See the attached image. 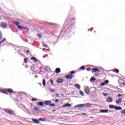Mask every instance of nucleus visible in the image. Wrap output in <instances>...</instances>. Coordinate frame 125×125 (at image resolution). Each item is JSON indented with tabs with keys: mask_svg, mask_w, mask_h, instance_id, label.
I'll return each instance as SVG.
<instances>
[{
	"mask_svg": "<svg viewBox=\"0 0 125 125\" xmlns=\"http://www.w3.org/2000/svg\"><path fill=\"white\" fill-rule=\"evenodd\" d=\"M3 111H4V112H5L6 113H8V114H10V115H11L12 116H14V115H15L14 111L11 109L9 110L7 108H3Z\"/></svg>",
	"mask_w": 125,
	"mask_h": 125,
	"instance_id": "nucleus-1",
	"label": "nucleus"
},
{
	"mask_svg": "<svg viewBox=\"0 0 125 125\" xmlns=\"http://www.w3.org/2000/svg\"><path fill=\"white\" fill-rule=\"evenodd\" d=\"M84 91L86 94H89L90 93V90L87 86H84Z\"/></svg>",
	"mask_w": 125,
	"mask_h": 125,
	"instance_id": "nucleus-2",
	"label": "nucleus"
},
{
	"mask_svg": "<svg viewBox=\"0 0 125 125\" xmlns=\"http://www.w3.org/2000/svg\"><path fill=\"white\" fill-rule=\"evenodd\" d=\"M7 23L5 22H3L0 23V27L1 28H2V29H6L7 28Z\"/></svg>",
	"mask_w": 125,
	"mask_h": 125,
	"instance_id": "nucleus-3",
	"label": "nucleus"
},
{
	"mask_svg": "<svg viewBox=\"0 0 125 125\" xmlns=\"http://www.w3.org/2000/svg\"><path fill=\"white\" fill-rule=\"evenodd\" d=\"M85 106V104H82L78 105H76L74 106V108H83Z\"/></svg>",
	"mask_w": 125,
	"mask_h": 125,
	"instance_id": "nucleus-4",
	"label": "nucleus"
},
{
	"mask_svg": "<svg viewBox=\"0 0 125 125\" xmlns=\"http://www.w3.org/2000/svg\"><path fill=\"white\" fill-rule=\"evenodd\" d=\"M64 82V79L62 78H59L57 80V83H62Z\"/></svg>",
	"mask_w": 125,
	"mask_h": 125,
	"instance_id": "nucleus-5",
	"label": "nucleus"
},
{
	"mask_svg": "<svg viewBox=\"0 0 125 125\" xmlns=\"http://www.w3.org/2000/svg\"><path fill=\"white\" fill-rule=\"evenodd\" d=\"M65 79L67 80H72L73 78V75H67L65 76Z\"/></svg>",
	"mask_w": 125,
	"mask_h": 125,
	"instance_id": "nucleus-6",
	"label": "nucleus"
},
{
	"mask_svg": "<svg viewBox=\"0 0 125 125\" xmlns=\"http://www.w3.org/2000/svg\"><path fill=\"white\" fill-rule=\"evenodd\" d=\"M106 102H107L108 103H111V102H113V98L111 97H109L106 99Z\"/></svg>",
	"mask_w": 125,
	"mask_h": 125,
	"instance_id": "nucleus-7",
	"label": "nucleus"
},
{
	"mask_svg": "<svg viewBox=\"0 0 125 125\" xmlns=\"http://www.w3.org/2000/svg\"><path fill=\"white\" fill-rule=\"evenodd\" d=\"M122 100H123L122 98H119L116 101V103H117V104H120V103H122Z\"/></svg>",
	"mask_w": 125,
	"mask_h": 125,
	"instance_id": "nucleus-8",
	"label": "nucleus"
},
{
	"mask_svg": "<svg viewBox=\"0 0 125 125\" xmlns=\"http://www.w3.org/2000/svg\"><path fill=\"white\" fill-rule=\"evenodd\" d=\"M18 29H20V30H26L27 28L26 27H24L23 26H22L21 25H19L18 26Z\"/></svg>",
	"mask_w": 125,
	"mask_h": 125,
	"instance_id": "nucleus-9",
	"label": "nucleus"
},
{
	"mask_svg": "<svg viewBox=\"0 0 125 125\" xmlns=\"http://www.w3.org/2000/svg\"><path fill=\"white\" fill-rule=\"evenodd\" d=\"M51 103V102L50 101H45L44 102V104L47 105H50Z\"/></svg>",
	"mask_w": 125,
	"mask_h": 125,
	"instance_id": "nucleus-10",
	"label": "nucleus"
},
{
	"mask_svg": "<svg viewBox=\"0 0 125 125\" xmlns=\"http://www.w3.org/2000/svg\"><path fill=\"white\" fill-rule=\"evenodd\" d=\"M113 109H115L117 110H123V108H122L120 106H114L113 107Z\"/></svg>",
	"mask_w": 125,
	"mask_h": 125,
	"instance_id": "nucleus-11",
	"label": "nucleus"
},
{
	"mask_svg": "<svg viewBox=\"0 0 125 125\" xmlns=\"http://www.w3.org/2000/svg\"><path fill=\"white\" fill-rule=\"evenodd\" d=\"M85 69V67L84 66H82L80 68H79L78 69V72H81V70H82V71H83V70H84Z\"/></svg>",
	"mask_w": 125,
	"mask_h": 125,
	"instance_id": "nucleus-12",
	"label": "nucleus"
},
{
	"mask_svg": "<svg viewBox=\"0 0 125 125\" xmlns=\"http://www.w3.org/2000/svg\"><path fill=\"white\" fill-rule=\"evenodd\" d=\"M55 71H56V74H59V73L61 72V69H60V68H57L56 69Z\"/></svg>",
	"mask_w": 125,
	"mask_h": 125,
	"instance_id": "nucleus-13",
	"label": "nucleus"
},
{
	"mask_svg": "<svg viewBox=\"0 0 125 125\" xmlns=\"http://www.w3.org/2000/svg\"><path fill=\"white\" fill-rule=\"evenodd\" d=\"M65 107H69V108L71 107V104H66L62 106V108Z\"/></svg>",
	"mask_w": 125,
	"mask_h": 125,
	"instance_id": "nucleus-14",
	"label": "nucleus"
},
{
	"mask_svg": "<svg viewBox=\"0 0 125 125\" xmlns=\"http://www.w3.org/2000/svg\"><path fill=\"white\" fill-rule=\"evenodd\" d=\"M13 23L14 24H15V25H16V26H19V24H20V22L19 21H13Z\"/></svg>",
	"mask_w": 125,
	"mask_h": 125,
	"instance_id": "nucleus-15",
	"label": "nucleus"
},
{
	"mask_svg": "<svg viewBox=\"0 0 125 125\" xmlns=\"http://www.w3.org/2000/svg\"><path fill=\"white\" fill-rule=\"evenodd\" d=\"M112 72H114L115 73H117L118 74V73H120V70H119V69H112Z\"/></svg>",
	"mask_w": 125,
	"mask_h": 125,
	"instance_id": "nucleus-16",
	"label": "nucleus"
},
{
	"mask_svg": "<svg viewBox=\"0 0 125 125\" xmlns=\"http://www.w3.org/2000/svg\"><path fill=\"white\" fill-rule=\"evenodd\" d=\"M32 121L34 122L35 124H39L40 123V121L37 119H32Z\"/></svg>",
	"mask_w": 125,
	"mask_h": 125,
	"instance_id": "nucleus-17",
	"label": "nucleus"
},
{
	"mask_svg": "<svg viewBox=\"0 0 125 125\" xmlns=\"http://www.w3.org/2000/svg\"><path fill=\"white\" fill-rule=\"evenodd\" d=\"M75 87H76L77 89H81V85H80L79 84H75Z\"/></svg>",
	"mask_w": 125,
	"mask_h": 125,
	"instance_id": "nucleus-18",
	"label": "nucleus"
},
{
	"mask_svg": "<svg viewBox=\"0 0 125 125\" xmlns=\"http://www.w3.org/2000/svg\"><path fill=\"white\" fill-rule=\"evenodd\" d=\"M38 105H39V106H43L44 104H43V102H40L38 103Z\"/></svg>",
	"mask_w": 125,
	"mask_h": 125,
	"instance_id": "nucleus-19",
	"label": "nucleus"
},
{
	"mask_svg": "<svg viewBox=\"0 0 125 125\" xmlns=\"http://www.w3.org/2000/svg\"><path fill=\"white\" fill-rule=\"evenodd\" d=\"M108 111H109V110L106 109V110H100V113H107V112H108Z\"/></svg>",
	"mask_w": 125,
	"mask_h": 125,
	"instance_id": "nucleus-20",
	"label": "nucleus"
},
{
	"mask_svg": "<svg viewBox=\"0 0 125 125\" xmlns=\"http://www.w3.org/2000/svg\"><path fill=\"white\" fill-rule=\"evenodd\" d=\"M79 93L80 94V95H82V96H84V93H83V92L82 90L79 91Z\"/></svg>",
	"mask_w": 125,
	"mask_h": 125,
	"instance_id": "nucleus-21",
	"label": "nucleus"
},
{
	"mask_svg": "<svg viewBox=\"0 0 125 125\" xmlns=\"http://www.w3.org/2000/svg\"><path fill=\"white\" fill-rule=\"evenodd\" d=\"M7 92H9L10 93H13V92H14V91H13V90L10 89H8L7 90Z\"/></svg>",
	"mask_w": 125,
	"mask_h": 125,
	"instance_id": "nucleus-22",
	"label": "nucleus"
},
{
	"mask_svg": "<svg viewBox=\"0 0 125 125\" xmlns=\"http://www.w3.org/2000/svg\"><path fill=\"white\" fill-rule=\"evenodd\" d=\"M6 41V39H5V38L3 39V40L2 41L0 42V44L3 43V42H5Z\"/></svg>",
	"mask_w": 125,
	"mask_h": 125,
	"instance_id": "nucleus-23",
	"label": "nucleus"
},
{
	"mask_svg": "<svg viewBox=\"0 0 125 125\" xmlns=\"http://www.w3.org/2000/svg\"><path fill=\"white\" fill-rule=\"evenodd\" d=\"M92 71H93L95 72H98V71H99V69H98V68H93L92 69Z\"/></svg>",
	"mask_w": 125,
	"mask_h": 125,
	"instance_id": "nucleus-24",
	"label": "nucleus"
},
{
	"mask_svg": "<svg viewBox=\"0 0 125 125\" xmlns=\"http://www.w3.org/2000/svg\"><path fill=\"white\" fill-rule=\"evenodd\" d=\"M31 59H32V60H34V61H35L36 62H38V60H37V59H36L35 58V57H32Z\"/></svg>",
	"mask_w": 125,
	"mask_h": 125,
	"instance_id": "nucleus-25",
	"label": "nucleus"
},
{
	"mask_svg": "<svg viewBox=\"0 0 125 125\" xmlns=\"http://www.w3.org/2000/svg\"><path fill=\"white\" fill-rule=\"evenodd\" d=\"M114 105L111 104V105H109V109H114Z\"/></svg>",
	"mask_w": 125,
	"mask_h": 125,
	"instance_id": "nucleus-26",
	"label": "nucleus"
},
{
	"mask_svg": "<svg viewBox=\"0 0 125 125\" xmlns=\"http://www.w3.org/2000/svg\"><path fill=\"white\" fill-rule=\"evenodd\" d=\"M104 83L105 84H107L108 83H109V80H105Z\"/></svg>",
	"mask_w": 125,
	"mask_h": 125,
	"instance_id": "nucleus-27",
	"label": "nucleus"
},
{
	"mask_svg": "<svg viewBox=\"0 0 125 125\" xmlns=\"http://www.w3.org/2000/svg\"><path fill=\"white\" fill-rule=\"evenodd\" d=\"M42 84H43V86H45V79L43 80Z\"/></svg>",
	"mask_w": 125,
	"mask_h": 125,
	"instance_id": "nucleus-28",
	"label": "nucleus"
},
{
	"mask_svg": "<svg viewBox=\"0 0 125 125\" xmlns=\"http://www.w3.org/2000/svg\"><path fill=\"white\" fill-rule=\"evenodd\" d=\"M92 81H96V79L94 78V77H92L90 79V82H92Z\"/></svg>",
	"mask_w": 125,
	"mask_h": 125,
	"instance_id": "nucleus-29",
	"label": "nucleus"
},
{
	"mask_svg": "<svg viewBox=\"0 0 125 125\" xmlns=\"http://www.w3.org/2000/svg\"><path fill=\"white\" fill-rule=\"evenodd\" d=\"M122 114H123V115H124V116H125V109L121 111Z\"/></svg>",
	"mask_w": 125,
	"mask_h": 125,
	"instance_id": "nucleus-30",
	"label": "nucleus"
},
{
	"mask_svg": "<svg viewBox=\"0 0 125 125\" xmlns=\"http://www.w3.org/2000/svg\"><path fill=\"white\" fill-rule=\"evenodd\" d=\"M39 121H41L42 122H43L44 120H43V118H39V119L38 120Z\"/></svg>",
	"mask_w": 125,
	"mask_h": 125,
	"instance_id": "nucleus-31",
	"label": "nucleus"
},
{
	"mask_svg": "<svg viewBox=\"0 0 125 125\" xmlns=\"http://www.w3.org/2000/svg\"><path fill=\"white\" fill-rule=\"evenodd\" d=\"M50 91H51L52 92H55V89H52L51 88H50Z\"/></svg>",
	"mask_w": 125,
	"mask_h": 125,
	"instance_id": "nucleus-32",
	"label": "nucleus"
},
{
	"mask_svg": "<svg viewBox=\"0 0 125 125\" xmlns=\"http://www.w3.org/2000/svg\"><path fill=\"white\" fill-rule=\"evenodd\" d=\"M70 74H71V75H73V74H75V71L70 72Z\"/></svg>",
	"mask_w": 125,
	"mask_h": 125,
	"instance_id": "nucleus-33",
	"label": "nucleus"
},
{
	"mask_svg": "<svg viewBox=\"0 0 125 125\" xmlns=\"http://www.w3.org/2000/svg\"><path fill=\"white\" fill-rule=\"evenodd\" d=\"M49 81L50 82L51 84H53V81L52 80V79H50Z\"/></svg>",
	"mask_w": 125,
	"mask_h": 125,
	"instance_id": "nucleus-34",
	"label": "nucleus"
},
{
	"mask_svg": "<svg viewBox=\"0 0 125 125\" xmlns=\"http://www.w3.org/2000/svg\"><path fill=\"white\" fill-rule=\"evenodd\" d=\"M88 31L90 30V32H92V31H93V28H91L90 29H88Z\"/></svg>",
	"mask_w": 125,
	"mask_h": 125,
	"instance_id": "nucleus-35",
	"label": "nucleus"
},
{
	"mask_svg": "<svg viewBox=\"0 0 125 125\" xmlns=\"http://www.w3.org/2000/svg\"><path fill=\"white\" fill-rule=\"evenodd\" d=\"M81 115H82L83 116H87V114H86L85 113H82Z\"/></svg>",
	"mask_w": 125,
	"mask_h": 125,
	"instance_id": "nucleus-36",
	"label": "nucleus"
},
{
	"mask_svg": "<svg viewBox=\"0 0 125 125\" xmlns=\"http://www.w3.org/2000/svg\"><path fill=\"white\" fill-rule=\"evenodd\" d=\"M101 85H102L103 86H104V85H105V83L104 82L103 83H101Z\"/></svg>",
	"mask_w": 125,
	"mask_h": 125,
	"instance_id": "nucleus-37",
	"label": "nucleus"
},
{
	"mask_svg": "<svg viewBox=\"0 0 125 125\" xmlns=\"http://www.w3.org/2000/svg\"><path fill=\"white\" fill-rule=\"evenodd\" d=\"M38 37H39V38H42V35L41 34H37Z\"/></svg>",
	"mask_w": 125,
	"mask_h": 125,
	"instance_id": "nucleus-38",
	"label": "nucleus"
},
{
	"mask_svg": "<svg viewBox=\"0 0 125 125\" xmlns=\"http://www.w3.org/2000/svg\"><path fill=\"white\" fill-rule=\"evenodd\" d=\"M32 101H37V99L36 98L32 99Z\"/></svg>",
	"mask_w": 125,
	"mask_h": 125,
	"instance_id": "nucleus-39",
	"label": "nucleus"
},
{
	"mask_svg": "<svg viewBox=\"0 0 125 125\" xmlns=\"http://www.w3.org/2000/svg\"><path fill=\"white\" fill-rule=\"evenodd\" d=\"M121 96H123V95H122L121 94H118V97H121Z\"/></svg>",
	"mask_w": 125,
	"mask_h": 125,
	"instance_id": "nucleus-40",
	"label": "nucleus"
},
{
	"mask_svg": "<svg viewBox=\"0 0 125 125\" xmlns=\"http://www.w3.org/2000/svg\"><path fill=\"white\" fill-rule=\"evenodd\" d=\"M49 106H55V104H50Z\"/></svg>",
	"mask_w": 125,
	"mask_h": 125,
	"instance_id": "nucleus-41",
	"label": "nucleus"
},
{
	"mask_svg": "<svg viewBox=\"0 0 125 125\" xmlns=\"http://www.w3.org/2000/svg\"><path fill=\"white\" fill-rule=\"evenodd\" d=\"M104 96H107V95H108V94H107V93H104Z\"/></svg>",
	"mask_w": 125,
	"mask_h": 125,
	"instance_id": "nucleus-42",
	"label": "nucleus"
},
{
	"mask_svg": "<svg viewBox=\"0 0 125 125\" xmlns=\"http://www.w3.org/2000/svg\"><path fill=\"white\" fill-rule=\"evenodd\" d=\"M59 100L56 99V100L55 101V102H59Z\"/></svg>",
	"mask_w": 125,
	"mask_h": 125,
	"instance_id": "nucleus-43",
	"label": "nucleus"
},
{
	"mask_svg": "<svg viewBox=\"0 0 125 125\" xmlns=\"http://www.w3.org/2000/svg\"><path fill=\"white\" fill-rule=\"evenodd\" d=\"M2 39V35H0V40H1Z\"/></svg>",
	"mask_w": 125,
	"mask_h": 125,
	"instance_id": "nucleus-44",
	"label": "nucleus"
},
{
	"mask_svg": "<svg viewBox=\"0 0 125 125\" xmlns=\"http://www.w3.org/2000/svg\"><path fill=\"white\" fill-rule=\"evenodd\" d=\"M44 47H45L46 48L47 47V45H43Z\"/></svg>",
	"mask_w": 125,
	"mask_h": 125,
	"instance_id": "nucleus-45",
	"label": "nucleus"
},
{
	"mask_svg": "<svg viewBox=\"0 0 125 125\" xmlns=\"http://www.w3.org/2000/svg\"><path fill=\"white\" fill-rule=\"evenodd\" d=\"M26 60H27V59H24V62H25V63H27V62H26Z\"/></svg>",
	"mask_w": 125,
	"mask_h": 125,
	"instance_id": "nucleus-46",
	"label": "nucleus"
},
{
	"mask_svg": "<svg viewBox=\"0 0 125 125\" xmlns=\"http://www.w3.org/2000/svg\"><path fill=\"white\" fill-rule=\"evenodd\" d=\"M122 84L124 85H125V83H122Z\"/></svg>",
	"mask_w": 125,
	"mask_h": 125,
	"instance_id": "nucleus-47",
	"label": "nucleus"
},
{
	"mask_svg": "<svg viewBox=\"0 0 125 125\" xmlns=\"http://www.w3.org/2000/svg\"><path fill=\"white\" fill-rule=\"evenodd\" d=\"M0 20H2V18H1V17H0Z\"/></svg>",
	"mask_w": 125,
	"mask_h": 125,
	"instance_id": "nucleus-48",
	"label": "nucleus"
},
{
	"mask_svg": "<svg viewBox=\"0 0 125 125\" xmlns=\"http://www.w3.org/2000/svg\"><path fill=\"white\" fill-rule=\"evenodd\" d=\"M46 68H47V69H48V68H49V67H45V70H46Z\"/></svg>",
	"mask_w": 125,
	"mask_h": 125,
	"instance_id": "nucleus-49",
	"label": "nucleus"
},
{
	"mask_svg": "<svg viewBox=\"0 0 125 125\" xmlns=\"http://www.w3.org/2000/svg\"><path fill=\"white\" fill-rule=\"evenodd\" d=\"M0 36H2L1 34V32H0Z\"/></svg>",
	"mask_w": 125,
	"mask_h": 125,
	"instance_id": "nucleus-50",
	"label": "nucleus"
},
{
	"mask_svg": "<svg viewBox=\"0 0 125 125\" xmlns=\"http://www.w3.org/2000/svg\"><path fill=\"white\" fill-rule=\"evenodd\" d=\"M26 51L27 53H29V50H27Z\"/></svg>",
	"mask_w": 125,
	"mask_h": 125,
	"instance_id": "nucleus-51",
	"label": "nucleus"
},
{
	"mask_svg": "<svg viewBox=\"0 0 125 125\" xmlns=\"http://www.w3.org/2000/svg\"><path fill=\"white\" fill-rule=\"evenodd\" d=\"M36 109H37V108L34 107V110H37Z\"/></svg>",
	"mask_w": 125,
	"mask_h": 125,
	"instance_id": "nucleus-52",
	"label": "nucleus"
},
{
	"mask_svg": "<svg viewBox=\"0 0 125 125\" xmlns=\"http://www.w3.org/2000/svg\"><path fill=\"white\" fill-rule=\"evenodd\" d=\"M86 70L87 71H88V68H86Z\"/></svg>",
	"mask_w": 125,
	"mask_h": 125,
	"instance_id": "nucleus-53",
	"label": "nucleus"
},
{
	"mask_svg": "<svg viewBox=\"0 0 125 125\" xmlns=\"http://www.w3.org/2000/svg\"><path fill=\"white\" fill-rule=\"evenodd\" d=\"M50 25H54L53 23H50Z\"/></svg>",
	"mask_w": 125,
	"mask_h": 125,
	"instance_id": "nucleus-54",
	"label": "nucleus"
},
{
	"mask_svg": "<svg viewBox=\"0 0 125 125\" xmlns=\"http://www.w3.org/2000/svg\"><path fill=\"white\" fill-rule=\"evenodd\" d=\"M39 84H40L41 85H42V83H40Z\"/></svg>",
	"mask_w": 125,
	"mask_h": 125,
	"instance_id": "nucleus-55",
	"label": "nucleus"
},
{
	"mask_svg": "<svg viewBox=\"0 0 125 125\" xmlns=\"http://www.w3.org/2000/svg\"><path fill=\"white\" fill-rule=\"evenodd\" d=\"M36 78H38V76H36Z\"/></svg>",
	"mask_w": 125,
	"mask_h": 125,
	"instance_id": "nucleus-56",
	"label": "nucleus"
},
{
	"mask_svg": "<svg viewBox=\"0 0 125 125\" xmlns=\"http://www.w3.org/2000/svg\"><path fill=\"white\" fill-rule=\"evenodd\" d=\"M53 112H55V110H53Z\"/></svg>",
	"mask_w": 125,
	"mask_h": 125,
	"instance_id": "nucleus-57",
	"label": "nucleus"
}]
</instances>
